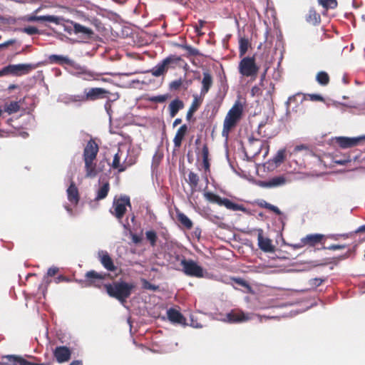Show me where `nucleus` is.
I'll use <instances>...</instances> for the list:
<instances>
[{
	"mask_svg": "<svg viewBox=\"0 0 365 365\" xmlns=\"http://www.w3.org/2000/svg\"><path fill=\"white\" fill-rule=\"evenodd\" d=\"M98 151V144L95 139L91 138L84 147L83 153L86 175L88 178H95L99 173L95 163Z\"/></svg>",
	"mask_w": 365,
	"mask_h": 365,
	"instance_id": "f257e3e1",
	"label": "nucleus"
},
{
	"mask_svg": "<svg viewBox=\"0 0 365 365\" xmlns=\"http://www.w3.org/2000/svg\"><path fill=\"white\" fill-rule=\"evenodd\" d=\"M103 286L110 297L115 298L121 303L126 301L135 287L133 284L125 282H115L112 284H106Z\"/></svg>",
	"mask_w": 365,
	"mask_h": 365,
	"instance_id": "f03ea898",
	"label": "nucleus"
},
{
	"mask_svg": "<svg viewBox=\"0 0 365 365\" xmlns=\"http://www.w3.org/2000/svg\"><path fill=\"white\" fill-rule=\"evenodd\" d=\"M243 108L240 103L236 102L230 109L224 120L222 135L227 137L230 132L236 127L242 115Z\"/></svg>",
	"mask_w": 365,
	"mask_h": 365,
	"instance_id": "7ed1b4c3",
	"label": "nucleus"
},
{
	"mask_svg": "<svg viewBox=\"0 0 365 365\" xmlns=\"http://www.w3.org/2000/svg\"><path fill=\"white\" fill-rule=\"evenodd\" d=\"M181 62H184L181 56L170 55L147 72L150 73L155 77L165 76L168 69L175 68L176 66H180Z\"/></svg>",
	"mask_w": 365,
	"mask_h": 365,
	"instance_id": "20e7f679",
	"label": "nucleus"
},
{
	"mask_svg": "<svg viewBox=\"0 0 365 365\" xmlns=\"http://www.w3.org/2000/svg\"><path fill=\"white\" fill-rule=\"evenodd\" d=\"M259 67L257 65L255 56L243 57L238 65L239 73L245 77H250L255 80Z\"/></svg>",
	"mask_w": 365,
	"mask_h": 365,
	"instance_id": "39448f33",
	"label": "nucleus"
},
{
	"mask_svg": "<svg viewBox=\"0 0 365 365\" xmlns=\"http://www.w3.org/2000/svg\"><path fill=\"white\" fill-rule=\"evenodd\" d=\"M37 65L33 63L10 64L4 67L0 71V76L11 74L19 76L30 73L37 68Z\"/></svg>",
	"mask_w": 365,
	"mask_h": 365,
	"instance_id": "423d86ee",
	"label": "nucleus"
},
{
	"mask_svg": "<svg viewBox=\"0 0 365 365\" xmlns=\"http://www.w3.org/2000/svg\"><path fill=\"white\" fill-rule=\"evenodd\" d=\"M110 277L109 273L98 272L95 270H90L86 272L84 279L81 281L86 287H94L101 288L103 282L106 278Z\"/></svg>",
	"mask_w": 365,
	"mask_h": 365,
	"instance_id": "0eeeda50",
	"label": "nucleus"
},
{
	"mask_svg": "<svg viewBox=\"0 0 365 365\" xmlns=\"http://www.w3.org/2000/svg\"><path fill=\"white\" fill-rule=\"evenodd\" d=\"M180 264L182 267V272L187 276L201 278L204 275L203 268L192 259H186L183 257Z\"/></svg>",
	"mask_w": 365,
	"mask_h": 365,
	"instance_id": "6e6552de",
	"label": "nucleus"
},
{
	"mask_svg": "<svg viewBox=\"0 0 365 365\" xmlns=\"http://www.w3.org/2000/svg\"><path fill=\"white\" fill-rule=\"evenodd\" d=\"M127 206L131 207L130 197L127 195L120 196L113 201V210H110V213L117 219L121 220L126 212Z\"/></svg>",
	"mask_w": 365,
	"mask_h": 365,
	"instance_id": "1a4fd4ad",
	"label": "nucleus"
},
{
	"mask_svg": "<svg viewBox=\"0 0 365 365\" xmlns=\"http://www.w3.org/2000/svg\"><path fill=\"white\" fill-rule=\"evenodd\" d=\"M292 180L289 175L283 174L274 176L267 180L259 181L257 185L264 188H275L283 187L291 182Z\"/></svg>",
	"mask_w": 365,
	"mask_h": 365,
	"instance_id": "9d476101",
	"label": "nucleus"
},
{
	"mask_svg": "<svg viewBox=\"0 0 365 365\" xmlns=\"http://www.w3.org/2000/svg\"><path fill=\"white\" fill-rule=\"evenodd\" d=\"M263 148L265 150L264 154V156H265L269 151V145L267 140H261L255 135L249 138L248 149L253 156L259 155Z\"/></svg>",
	"mask_w": 365,
	"mask_h": 365,
	"instance_id": "9b49d317",
	"label": "nucleus"
},
{
	"mask_svg": "<svg viewBox=\"0 0 365 365\" xmlns=\"http://www.w3.org/2000/svg\"><path fill=\"white\" fill-rule=\"evenodd\" d=\"M225 317L229 323H242L251 319L249 314L239 309H232Z\"/></svg>",
	"mask_w": 365,
	"mask_h": 365,
	"instance_id": "f8f14e48",
	"label": "nucleus"
},
{
	"mask_svg": "<svg viewBox=\"0 0 365 365\" xmlns=\"http://www.w3.org/2000/svg\"><path fill=\"white\" fill-rule=\"evenodd\" d=\"M4 365H49L48 363H34L14 355H8L2 358Z\"/></svg>",
	"mask_w": 365,
	"mask_h": 365,
	"instance_id": "ddd939ff",
	"label": "nucleus"
},
{
	"mask_svg": "<svg viewBox=\"0 0 365 365\" xmlns=\"http://www.w3.org/2000/svg\"><path fill=\"white\" fill-rule=\"evenodd\" d=\"M86 99L87 101H94L98 99H103L108 97L110 92L103 88H91L88 90L85 89Z\"/></svg>",
	"mask_w": 365,
	"mask_h": 365,
	"instance_id": "4468645a",
	"label": "nucleus"
},
{
	"mask_svg": "<svg viewBox=\"0 0 365 365\" xmlns=\"http://www.w3.org/2000/svg\"><path fill=\"white\" fill-rule=\"evenodd\" d=\"M98 258L102 266L108 272H115L117 267L108 252L106 250H100L98 252Z\"/></svg>",
	"mask_w": 365,
	"mask_h": 365,
	"instance_id": "2eb2a0df",
	"label": "nucleus"
},
{
	"mask_svg": "<svg viewBox=\"0 0 365 365\" xmlns=\"http://www.w3.org/2000/svg\"><path fill=\"white\" fill-rule=\"evenodd\" d=\"M53 356L57 362L60 364L67 362L71 359V351L66 346H56L53 350Z\"/></svg>",
	"mask_w": 365,
	"mask_h": 365,
	"instance_id": "dca6fc26",
	"label": "nucleus"
},
{
	"mask_svg": "<svg viewBox=\"0 0 365 365\" xmlns=\"http://www.w3.org/2000/svg\"><path fill=\"white\" fill-rule=\"evenodd\" d=\"M364 141H365V135L356 138L339 137L337 139L339 146L342 148H351Z\"/></svg>",
	"mask_w": 365,
	"mask_h": 365,
	"instance_id": "f3484780",
	"label": "nucleus"
},
{
	"mask_svg": "<svg viewBox=\"0 0 365 365\" xmlns=\"http://www.w3.org/2000/svg\"><path fill=\"white\" fill-rule=\"evenodd\" d=\"M257 240L258 246L264 252H273L274 247L272 244V240L267 237H263V230L262 229L257 230Z\"/></svg>",
	"mask_w": 365,
	"mask_h": 365,
	"instance_id": "a211bd4d",
	"label": "nucleus"
},
{
	"mask_svg": "<svg viewBox=\"0 0 365 365\" xmlns=\"http://www.w3.org/2000/svg\"><path fill=\"white\" fill-rule=\"evenodd\" d=\"M326 238L322 234H309L302 238V242L305 246L314 247L319 244H322Z\"/></svg>",
	"mask_w": 365,
	"mask_h": 365,
	"instance_id": "6ab92c4d",
	"label": "nucleus"
},
{
	"mask_svg": "<svg viewBox=\"0 0 365 365\" xmlns=\"http://www.w3.org/2000/svg\"><path fill=\"white\" fill-rule=\"evenodd\" d=\"M120 150H118V152L115 154L113 157V160L112 162V168L113 169H117L119 173L124 172L128 167L131 166L135 163L134 161L126 162L125 160L120 164Z\"/></svg>",
	"mask_w": 365,
	"mask_h": 365,
	"instance_id": "aec40b11",
	"label": "nucleus"
},
{
	"mask_svg": "<svg viewBox=\"0 0 365 365\" xmlns=\"http://www.w3.org/2000/svg\"><path fill=\"white\" fill-rule=\"evenodd\" d=\"M213 83L212 76L209 72L203 73L202 80V88L200 90V96L203 98L206 93L209 91Z\"/></svg>",
	"mask_w": 365,
	"mask_h": 365,
	"instance_id": "412c9836",
	"label": "nucleus"
},
{
	"mask_svg": "<svg viewBox=\"0 0 365 365\" xmlns=\"http://www.w3.org/2000/svg\"><path fill=\"white\" fill-rule=\"evenodd\" d=\"M167 315L168 319L173 322L180 324H185V318L184 316L177 309L170 308L167 311Z\"/></svg>",
	"mask_w": 365,
	"mask_h": 365,
	"instance_id": "4be33fe9",
	"label": "nucleus"
},
{
	"mask_svg": "<svg viewBox=\"0 0 365 365\" xmlns=\"http://www.w3.org/2000/svg\"><path fill=\"white\" fill-rule=\"evenodd\" d=\"M68 200L73 205H77L79 202V192L73 181H71L70 186L67 189Z\"/></svg>",
	"mask_w": 365,
	"mask_h": 365,
	"instance_id": "5701e85b",
	"label": "nucleus"
},
{
	"mask_svg": "<svg viewBox=\"0 0 365 365\" xmlns=\"http://www.w3.org/2000/svg\"><path fill=\"white\" fill-rule=\"evenodd\" d=\"M270 125H267L265 123H261L257 128V130L255 134H254L256 137L266 139L272 138L274 135L269 132Z\"/></svg>",
	"mask_w": 365,
	"mask_h": 365,
	"instance_id": "b1692460",
	"label": "nucleus"
},
{
	"mask_svg": "<svg viewBox=\"0 0 365 365\" xmlns=\"http://www.w3.org/2000/svg\"><path fill=\"white\" fill-rule=\"evenodd\" d=\"M188 130V127L186 124L181 125L173 138V143L175 148H180L182 145V140L184 139L187 132Z\"/></svg>",
	"mask_w": 365,
	"mask_h": 365,
	"instance_id": "393cba45",
	"label": "nucleus"
},
{
	"mask_svg": "<svg viewBox=\"0 0 365 365\" xmlns=\"http://www.w3.org/2000/svg\"><path fill=\"white\" fill-rule=\"evenodd\" d=\"M202 98L198 96L197 95H193V101L186 115V119L187 120H190L193 114L198 110L199 107L202 103Z\"/></svg>",
	"mask_w": 365,
	"mask_h": 365,
	"instance_id": "a878e982",
	"label": "nucleus"
},
{
	"mask_svg": "<svg viewBox=\"0 0 365 365\" xmlns=\"http://www.w3.org/2000/svg\"><path fill=\"white\" fill-rule=\"evenodd\" d=\"M202 166L205 171V178L207 180V173L210 172V163L209 160V149L207 144L202 148Z\"/></svg>",
	"mask_w": 365,
	"mask_h": 365,
	"instance_id": "bb28decb",
	"label": "nucleus"
},
{
	"mask_svg": "<svg viewBox=\"0 0 365 365\" xmlns=\"http://www.w3.org/2000/svg\"><path fill=\"white\" fill-rule=\"evenodd\" d=\"M79 70L78 75L82 76V78L85 81H98L101 76V73L88 70L83 67H81Z\"/></svg>",
	"mask_w": 365,
	"mask_h": 365,
	"instance_id": "cd10ccee",
	"label": "nucleus"
},
{
	"mask_svg": "<svg viewBox=\"0 0 365 365\" xmlns=\"http://www.w3.org/2000/svg\"><path fill=\"white\" fill-rule=\"evenodd\" d=\"M28 21H48L58 24L59 18L56 16H36L30 15L26 18Z\"/></svg>",
	"mask_w": 365,
	"mask_h": 365,
	"instance_id": "c85d7f7f",
	"label": "nucleus"
},
{
	"mask_svg": "<svg viewBox=\"0 0 365 365\" xmlns=\"http://www.w3.org/2000/svg\"><path fill=\"white\" fill-rule=\"evenodd\" d=\"M48 61L51 63H56L61 66L63 65H72L73 61H71L67 56L61 55L52 54L48 56Z\"/></svg>",
	"mask_w": 365,
	"mask_h": 365,
	"instance_id": "c756f323",
	"label": "nucleus"
},
{
	"mask_svg": "<svg viewBox=\"0 0 365 365\" xmlns=\"http://www.w3.org/2000/svg\"><path fill=\"white\" fill-rule=\"evenodd\" d=\"M184 108V103L179 98H175L169 104L168 109L170 111V116L174 118L178 111Z\"/></svg>",
	"mask_w": 365,
	"mask_h": 365,
	"instance_id": "7c9ffc66",
	"label": "nucleus"
},
{
	"mask_svg": "<svg viewBox=\"0 0 365 365\" xmlns=\"http://www.w3.org/2000/svg\"><path fill=\"white\" fill-rule=\"evenodd\" d=\"M220 205L233 211H246V208L242 205L235 203L228 198H222Z\"/></svg>",
	"mask_w": 365,
	"mask_h": 365,
	"instance_id": "2f4dec72",
	"label": "nucleus"
},
{
	"mask_svg": "<svg viewBox=\"0 0 365 365\" xmlns=\"http://www.w3.org/2000/svg\"><path fill=\"white\" fill-rule=\"evenodd\" d=\"M73 33L75 34H81L87 37H91L93 34V31L91 29L78 23L73 24Z\"/></svg>",
	"mask_w": 365,
	"mask_h": 365,
	"instance_id": "473e14b6",
	"label": "nucleus"
},
{
	"mask_svg": "<svg viewBox=\"0 0 365 365\" xmlns=\"http://www.w3.org/2000/svg\"><path fill=\"white\" fill-rule=\"evenodd\" d=\"M306 20L312 25H317L320 23L321 17L319 14H318L314 9H311L306 16Z\"/></svg>",
	"mask_w": 365,
	"mask_h": 365,
	"instance_id": "72a5a7b5",
	"label": "nucleus"
},
{
	"mask_svg": "<svg viewBox=\"0 0 365 365\" xmlns=\"http://www.w3.org/2000/svg\"><path fill=\"white\" fill-rule=\"evenodd\" d=\"M110 190V185L108 182H105L97 191L95 200L98 201L105 199Z\"/></svg>",
	"mask_w": 365,
	"mask_h": 365,
	"instance_id": "f704fd0d",
	"label": "nucleus"
},
{
	"mask_svg": "<svg viewBox=\"0 0 365 365\" xmlns=\"http://www.w3.org/2000/svg\"><path fill=\"white\" fill-rule=\"evenodd\" d=\"M200 178L197 173L190 171L188 174L187 182L192 192L195 191L198 186Z\"/></svg>",
	"mask_w": 365,
	"mask_h": 365,
	"instance_id": "c9c22d12",
	"label": "nucleus"
},
{
	"mask_svg": "<svg viewBox=\"0 0 365 365\" xmlns=\"http://www.w3.org/2000/svg\"><path fill=\"white\" fill-rule=\"evenodd\" d=\"M177 218H178V220L180 222V224L183 227H185L186 229L190 230L192 227V226H193L192 222L184 213H182V212H178L177 213Z\"/></svg>",
	"mask_w": 365,
	"mask_h": 365,
	"instance_id": "e433bc0d",
	"label": "nucleus"
},
{
	"mask_svg": "<svg viewBox=\"0 0 365 365\" xmlns=\"http://www.w3.org/2000/svg\"><path fill=\"white\" fill-rule=\"evenodd\" d=\"M316 81L319 85L326 86L329 83L330 78L327 72L322 71L317 73Z\"/></svg>",
	"mask_w": 365,
	"mask_h": 365,
	"instance_id": "4c0bfd02",
	"label": "nucleus"
},
{
	"mask_svg": "<svg viewBox=\"0 0 365 365\" xmlns=\"http://www.w3.org/2000/svg\"><path fill=\"white\" fill-rule=\"evenodd\" d=\"M250 43L247 38H240L239 41V55L240 57H245L244 56L247 52Z\"/></svg>",
	"mask_w": 365,
	"mask_h": 365,
	"instance_id": "58836bf2",
	"label": "nucleus"
},
{
	"mask_svg": "<svg viewBox=\"0 0 365 365\" xmlns=\"http://www.w3.org/2000/svg\"><path fill=\"white\" fill-rule=\"evenodd\" d=\"M20 110V106L17 101H11L4 107V111L9 114L17 113Z\"/></svg>",
	"mask_w": 365,
	"mask_h": 365,
	"instance_id": "ea45409f",
	"label": "nucleus"
},
{
	"mask_svg": "<svg viewBox=\"0 0 365 365\" xmlns=\"http://www.w3.org/2000/svg\"><path fill=\"white\" fill-rule=\"evenodd\" d=\"M146 240L149 242L151 247H155L158 240V235L155 231L148 230L145 232Z\"/></svg>",
	"mask_w": 365,
	"mask_h": 365,
	"instance_id": "a19ab883",
	"label": "nucleus"
},
{
	"mask_svg": "<svg viewBox=\"0 0 365 365\" xmlns=\"http://www.w3.org/2000/svg\"><path fill=\"white\" fill-rule=\"evenodd\" d=\"M258 205L260 207L266 208L269 210H271L278 215H280L282 214V212L277 207L266 202L265 200H262L260 202H259Z\"/></svg>",
	"mask_w": 365,
	"mask_h": 365,
	"instance_id": "79ce46f5",
	"label": "nucleus"
},
{
	"mask_svg": "<svg viewBox=\"0 0 365 365\" xmlns=\"http://www.w3.org/2000/svg\"><path fill=\"white\" fill-rule=\"evenodd\" d=\"M205 198L209 200L210 202H215L217 205H220V202L222 201V197L219 195L212 193V192H206L205 193Z\"/></svg>",
	"mask_w": 365,
	"mask_h": 365,
	"instance_id": "37998d69",
	"label": "nucleus"
},
{
	"mask_svg": "<svg viewBox=\"0 0 365 365\" xmlns=\"http://www.w3.org/2000/svg\"><path fill=\"white\" fill-rule=\"evenodd\" d=\"M319 2L326 9H335L337 6L336 0H319Z\"/></svg>",
	"mask_w": 365,
	"mask_h": 365,
	"instance_id": "c03bdc74",
	"label": "nucleus"
},
{
	"mask_svg": "<svg viewBox=\"0 0 365 365\" xmlns=\"http://www.w3.org/2000/svg\"><path fill=\"white\" fill-rule=\"evenodd\" d=\"M183 85L182 78L175 80L169 83V88L171 91H178Z\"/></svg>",
	"mask_w": 365,
	"mask_h": 365,
	"instance_id": "a18cd8bd",
	"label": "nucleus"
},
{
	"mask_svg": "<svg viewBox=\"0 0 365 365\" xmlns=\"http://www.w3.org/2000/svg\"><path fill=\"white\" fill-rule=\"evenodd\" d=\"M168 98V95H159L155 96H152L148 98V101L153 103H163Z\"/></svg>",
	"mask_w": 365,
	"mask_h": 365,
	"instance_id": "49530a36",
	"label": "nucleus"
},
{
	"mask_svg": "<svg viewBox=\"0 0 365 365\" xmlns=\"http://www.w3.org/2000/svg\"><path fill=\"white\" fill-rule=\"evenodd\" d=\"M23 31L29 35H35L39 34V30L33 26L24 28Z\"/></svg>",
	"mask_w": 365,
	"mask_h": 365,
	"instance_id": "de8ad7c7",
	"label": "nucleus"
},
{
	"mask_svg": "<svg viewBox=\"0 0 365 365\" xmlns=\"http://www.w3.org/2000/svg\"><path fill=\"white\" fill-rule=\"evenodd\" d=\"M70 100L72 102H86L87 101L86 99V93L84 94H78V95H73L71 96Z\"/></svg>",
	"mask_w": 365,
	"mask_h": 365,
	"instance_id": "09e8293b",
	"label": "nucleus"
},
{
	"mask_svg": "<svg viewBox=\"0 0 365 365\" xmlns=\"http://www.w3.org/2000/svg\"><path fill=\"white\" fill-rule=\"evenodd\" d=\"M143 287L144 289L153 291H156L158 289V286L151 284L145 279H144L143 282Z\"/></svg>",
	"mask_w": 365,
	"mask_h": 365,
	"instance_id": "8fccbe9b",
	"label": "nucleus"
},
{
	"mask_svg": "<svg viewBox=\"0 0 365 365\" xmlns=\"http://www.w3.org/2000/svg\"><path fill=\"white\" fill-rule=\"evenodd\" d=\"M349 255H350V251L349 250L344 255H341L336 257H334L332 259L333 261H331V262H334V264H336L338 263V262L347 259L349 257Z\"/></svg>",
	"mask_w": 365,
	"mask_h": 365,
	"instance_id": "3c124183",
	"label": "nucleus"
},
{
	"mask_svg": "<svg viewBox=\"0 0 365 365\" xmlns=\"http://www.w3.org/2000/svg\"><path fill=\"white\" fill-rule=\"evenodd\" d=\"M184 48L187 51L188 53L191 56H196L200 55L199 51L197 48L192 47L191 46H185Z\"/></svg>",
	"mask_w": 365,
	"mask_h": 365,
	"instance_id": "603ef678",
	"label": "nucleus"
},
{
	"mask_svg": "<svg viewBox=\"0 0 365 365\" xmlns=\"http://www.w3.org/2000/svg\"><path fill=\"white\" fill-rule=\"evenodd\" d=\"M347 246L346 245H331L329 247H323V249H327L329 250H336L344 249Z\"/></svg>",
	"mask_w": 365,
	"mask_h": 365,
	"instance_id": "864d4df0",
	"label": "nucleus"
},
{
	"mask_svg": "<svg viewBox=\"0 0 365 365\" xmlns=\"http://www.w3.org/2000/svg\"><path fill=\"white\" fill-rule=\"evenodd\" d=\"M324 282V279L322 278H314L310 280V284L312 287H319Z\"/></svg>",
	"mask_w": 365,
	"mask_h": 365,
	"instance_id": "5fc2aeb1",
	"label": "nucleus"
},
{
	"mask_svg": "<svg viewBox=\"0 0 365 365\" xmlns=\"http://www.w3.org/2000/svg\"><path fill=\"white\" fill-rule=\"evenodd\" d=\"M250 93L252 96H259L262 95L261 89L257 86L252 88Z\"/></svg>",
	"mask_w": 365,
	"mask_h": 365,
	"instance_id": "6e6d98bb",
	"label": "nucleus"
},
{
	"mask_svg": "<svg viewBox=\"0 0 365 365\" xmlns=\"http://www.w3.org/2000/svg\"><path fill=\"white\" fill-rule=\"evenodd\" d=\"M284 158V153L282 150H280L277 153V155L274 158L275 163L282 162Z\"/></svg>",
	"mask_w": 365,
	"mask_h": 365,
	"instance_id": "4d7b16f0",
	"label": "nucleus"
},
{
	"mask_svg": "<svg viewBox=\"0 0 365 365\" xmlns=\"http://www.w3.org/2000/svg\"><path fill=\"white\" fill-rule=\"evenodd\" d=\"M70 282V279L64 275H59L55 279V282L57 284L60 283V282Z\"/></svg>",
	"mask_w": 365,
	"mask_h": 365,
	"instance_id": "13d9d810",
	"label": "nucleus"
},
{
	"mask_svg": "<svg viewBox=\"0 0 365 365\" xmlns=\"http://www.w3.org/2000/svg\"><path fill=\"white\" fill-rule=\"evenodd\" d=\"M58 272V268L56 267H50L48 269L47 274L49 277H53Z\"/></svg>",
	"mask_w": 365,
	"mask_h": 365,
	"instance_id": "bf43d9fd",
	"label": "nucleus"
},
{
	"mask_svg": "<svg viewBox=\"0 0 365 365\" xmlns=\"http://www.w3.org/2000/svg\"><path fill=\"white\" fill-rule=\"evenodd\" d=\"M232 280L237 284L240 285V286H242V287H246L247 286V284L246 282V281H245L244 279H241V278H233Z\"/></svg>",
	"mask_w": 365,
	"mask_h": 365,
	"instance_id": "052dcab7",
	"label": "nucleus"
},
{
	"mask_svg": "<svg viewBox=\"0 0 365 365\" xmlns=\"http://www.w3.org/2000/svg\"><path fill=\"white\" fill-rule=\"evenodd\" d=\"M310 99L312 101H324V98L321 95H319V94L310 95Z\"/></svg>",
	"mask_w": 365,
	"mask_h": 365,
	"instance_id": "680f3d73",
	"label": "nucleus"
},
{
	"mask_svg": "<svg viewBox=\"0 0 365 365\" xmlns=\"http://www.w3.org/2000/svg\"><path fill=\"white\" fill-rule=\"evenodd\" d=\"M132 240L135 244H139L142 241V237L135 234L132 235Z\"/></svg>",
	"mask_w": 365,
	"mask_h": 365,
	"instance_id": "e2e57ef3",
	"label": "nucleus"
},
{
	"mask_svg": "<svg viewBox=\"0 0 365 365\" xmlns=\"http://www.w3.org/2000/svg\"><path fill=\"white\" fill-rule=\"evenodd\" d=\"M15 43V40L14 39H11V40H9L3 43H1L0 44V48H5V47H7L10 45H12Z\"/></svg>",
	"mask_w": 365,
	"mask_h": 365,
	"instance_id": "0e129e2a",
	"label": "nucleus"
},
{
	"mask_svg": "<svg viewBox=\"0 0 365 365\" xmlns=\"http://www.w3.org/2000/svg\"><path fill=\"white\" fill-rule=\"evenodd\" d=\"M302 150H308L309 151L308 147L307 145H297L294 148V151H296V152H299V151H301Z\"/></svg>",
	"mask_w": 365,
	"mask_h": 365,
	"instance_id": "69168bd1",
	"label": "nucleus"
},
{
	"mask_svg": "<svg viewBox=\"0 0 365 365\" xmlns=\"http://www.w3.org/2000/svg\"><path fill=\"white\" fill-rule=\"evenodd\" d=\"M73 24L74 22L71 21V26H65L64 30L68 32L69 34L73 33Z\"/></svg>",
	"mask_w": 365,
	"mask_h": 365,
	"instance_id": "338daca9",
	"label": "nucleus"
},
{
	"mask_svg": "<svg viewBox=\"0 0 365 365\" xmlns=\"http://www.w3.org/2000/svg\"><path fill=\"white\" fill-rule=\"evenodd\" d=\"M294 249H300L303 247L305 246V245L303 244V242H302V240H300V242L297 243V244H294V245H292Z\"/></svg>",
	"mask_w": 365,
	"mask_h": 365,
	"instance_id": "774afa93",
	"label": "nucleus"
}]
</instances>
